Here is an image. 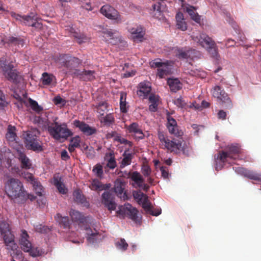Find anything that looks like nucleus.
I'll use <instances>...</instances> for the list:
<instances>
[{"label":"nucleus","mask_w":261,"mask_h":261,"mask_svg":"<svg viewBox=\"0 0 261 261\" xmlns=\"http://www.w3.org/2000/svg\"><path fill=\"white\" fill-rule=\"evenodd\" d=\"M126 94L121 93L120 98V109L122 113H125L127 112V108L126 102Z\"/></svg>","instance_id":"43"},{"label":"nucleus","mask_w":261,"mask_h":261,"mask_svg":"<svg viewBox=\"0 0 261 261\" xmlns=\"http://www.w3.org/2000/svg\"><path fill=\"white\" fill-rule=\"evenodd\" d=\"M176 25L181 31H186L187 29V24L184 20L183 14L178 12L176 15Z\"/></svg>","instance_id":"34"},{"label":"nucleus","mask_w":261,"mask_h":261,"mask_svg":"<svg viewBox=\"0 0 261 261\" xmlns=\"http://www.w3.org/2000/svg\"><path fill=\"white\" fill-rule=\"evenodd\" d=\"M235 171L249 179L261 182V173H255L242 167L236 168Z\"/></svg>","instance_id":"23"},{"label":"nucleus","mask_w":261,"mask_h":261,"mask_svg":"<svg viewBox=\"0 0 261 261\" xmlns=\"http://www.w3.org/2000/svg\"><path fill=\"white\" fill-rule=\"evenodd\" d=\"M70 215L72 220L74 221L79 223H83L84 222V217L81 213L75 210H72L70 212Z\"/></svg>","instance_id":"41"},{"label":"nucleus","mask_w":261,"mask_h":261,"mask_svg":"<svg viewBox=\"0 0 261 261\" xmlns=\"http://www.w3.org/2000/svg\"><path fill=\"white\" fill-rule=\"evenodd\" d=\"M108 105L105 101L99 102L96 107V111L100 116H104L105 114L108 111Z\"/></svg>","instance_id":"42"},{"label":"nucleus","mask_w":261,"mask_h":261,"mask_svg":"<svg viewBox=\"0 0 261 261\" xmlns=\"http://www.w3.org/2000/svg\"><path fill=\"white\" fill-rule=\"evenodd\" d=\"M16 128L14 126L11 125L8 126L7 133L6 135V138L9 142H13L15 140L16 134L15 132Z\"/></svg>","instance_id":"38"},{"label":"nucleus","mask_w":261,"mask_h":261,"mask_svg":"<svg viewBox=\"0 0 261 261\" xmlns=\"http://www.w3.org/2000/svg\"><path fill=\"white\" fill-rule=\"evenodd\" d=\"M95 79V72L93 70H85L83 71L82 81H92Z\"/></svg>","instance_id":"37"},{"label":"nucleus","mask_w":261,"mask_h":261,"mask_svg":"<svg viewBox=\"0 0 261 261\" xmlns=\"http://www.w3.org/2000/svg\"><path fill=\"white\" fill-rule=\"evenodd\" d=\"M141 203L143 208L147 213L154 216H158L161 214V209L156 210V213H154L151 204L148 200L147 197H145L143 201L141 202L140 203Z\"/></svg>","instance_id":"26"},{"label":"nucleus","mask_w":261,"mask_h":261,"mask_svg":"<svg viewBox=\"0 0 261 261\" xmlns=\"http://www.w3.org/2000/svg\"><path fill=\"white\" fill-rule=\"evenodd\" d=\"M29 102L31 109L35 112L39 113L42 111V107L39 106L36 101L30 98L29 99Z\"/></svg>","instance_id":"47"},{"label":"nucleus","mask_w":261,"mask_h":261,"mask_svg":"<svg viewBox=\"0 0 261 261\" xmlns=\"http://www.w3.org/2000/svg\"><path fill=\"white\" fill-rule=\"evenodd\" d=\"M153 11H164V5L161 2H156L152 5Z\"/></svg>","instance_id":"57"},{"label":"nucleus","mask_w":261,"mask_h":261,"mask_svg":"<svg viewBox=\"0 0 261 261\" xmlns=\"http://www.w3.org/2000/svg\"><path fill=\"white\" fill-rule=\"evenodd\" d=\"M92 172L97 177L100 179L103 176V167L100 164H97L93 167Z\"/></svg>","instance_id":"44"},{"label":"nucleus","mask_w":261,"mask_h":261,"mask_svg":"<svg viewBox=\"0 0 261 261\" xmlns=\"http://www.w3.org/2000/svg\"><path fill=\"white\" fill-rule=\"evenodd\" d=\"M206 49L209 53L211 57L216 59H218L219 56L218 54V47L216 43L214 44V45H212V46H211L210 48H207Z\"/></svg>","instance_id":"48"},{"label":"nucleus","mask_w":261,"mask_h":261,"mask_svg":"<svg viewBox=\"0 0 261 261\" xmlns=\"http://www.w3.org/2000/svg\"><path fill=\"white\" fill-rule=\"evenodd\" d=\"M193 40L205 49L214 45L215 41L205 34H201L199 36L194 37Z\"/></svg>","instance_id":"20"},{"label":"nucleus","mask_w":261,"mask_h":261,"mask_svg":"<svg viewBox=\"0 0 261 261\" xmlns=\"http://www.w3.org/2000/svg\"><path fill=\"white\" fill-rule=\"evenodd\" d=\"M158 135L161 144L162 146H164V148L175 153H179L183 150L182 140L181 138L179 139H173L170 140L168 139L166 133L161 131L158 132Z\"/></svg>","instance_id":"4"},{"label":"nucleus","mask_w":261,"mask_h":261,"mask_svg":"<svg viewBox=\"0 0 261 261\" xmlns=\"http://www.w3.org/2000/svg\"><path fill=\"white\" fill-rule=\"evenodd\" d=\"M37 134L38 132L36 129L29 130L27 133L24 143L27 149L35 151H41L43 150L41 141L38 139Z\"/></svg>","instance_id":"6"},{"label":"nucleus","mask_w":261,"mask_h":261,"mask_svg":"<svg viewBox=\"0 0 261 261\" xmlns=\"http://www.w3.org/2000/svg\"><path fill=\"white\" fill-rule=\"evenodd\" d=\"M125 182L118 178L114 182L113 190L118 197L123 200L127 199V195L124 191Z\"/></svg>","instance_id":"18"},{"label":"nucleus","mask_w":261,"mask_h":261,"mask_svg":"<svg viewBox=\"0 0 261 261\" xmlns=\"http://www.w3.org/2000/svg\"><path fill=\"white\" fill-rule=\"evenodd\" d=\"M80 138L79 136H76L72 138L70 140V144L76 148L80 147Z\"/></svg>","instance_id":"59"},{"label":"nucleus","mask_w":261,"mask_h":261,"mask_svg":"<svg viewBox=\"0 0 261 261\" xmlns=\"http://www.w3.org/2000/svg\"><path fill=\"white\" fill-rule=\"evenodd\" d=\"M186 12L189 14L191 17L197 13L195 12L196 10V8L190 5H188L187 7H186Z\"/></svg>","instance_id":"60"},{"label":"nucleus","mask_w":261,"mask_h":261,"mask_svg":"<svg viewBox=\"0 0 261 261\" xmlns=\"http://www.w3.org/2000/svg\"><path fill=\"white\" fill-rule=\"evenodd\" d=\"M74 37L76 39L77 42L79 44H81L83 42H85L88 40V38L87 36L84 34L81 33H75L74 35Z\"/></svg>","instance_id":"54"},{"label":"nucleus","mask_w":261,"mask_h":261,"mask_svg":"<svg viewBox=\"0 0 261 261\" xmlns=\"http://www.w3.org/2000/svg\"><path fill=\"white\" fill-rule=\"evenodd\" d=\"M132 37L135 41H141L145 35L143 28L140 26H136L128 29Z\"/></svg>","instance_id":"24"},{"label":"nucleus","mask_w":261,"mask_h":261,"mask_svg":"<svg viewBox=\"0 0 261 261\" xmlns=\"http://www.w3.org/2000/svg\"><path fill=\"white\" fill-rule=\"evenodd\" d=\"M89 188L94 191L102 190L105 189V185L102 184V183L97 179H94L92 180L91 184L89 186Z\"/></svg>","instance_id":"40"},{"label":"nucleus","mask_w":261,"mask_h":261,"mask_svg":"<svg viewBox=\"0 0 261 261\" xmlns=\"http://www.w3.org/2000/svg\"><path fill=\"white\" fill-rule=\"evenodd\" d=\"M141 171L145 177H148L151 174V170L148 165H144L142 167Z\"/></svg>","instance_id":"55"},{"label":"nucleus","mask_w":261,"mask_h":261,"mask_svg":"<svg viewBox=\"0 0 261 261\" xmlns=\"http://www.w3.org/2000/svg\"><path fill=\"white\" fill-rule=\"evenodd\" d=\"M128 176L135 182L137 187L142 188V189L145 192L148 191L149 186L146 184H143L144 179L139 172L138 171L129 172Z\"/></svg>","instance_id":"17"},{"label":"nucleus","mask_w":261,"mask_h":261,"mask_svg":"<svg viewBox=\"0 0 261 261\" xmlns=\"http://www.w3.org/2000/svg\"><path fill=\"white\" fill-rule=\"evenodd\" d=\"M129 149H126L123 153V159L121 161L120 165V168H123L129 165L132 163V160L133 157L132 153H128Z\"/></svg>","instance_id":"32"},{"label":"nucleus","mask_w":261,"mask_h":261,"mask_svg":"<svg viewBox=\"0 0 261 261\" xmlns=\"http://www.w3.org/2000/svg\"><path fill=\"white\" fill-rule=\"evenodd\" d=\"M73 195L74 200L77 203H84L86 201L84 196L80 190H75L73 192Z\"/></svg>","instance_id":"45"},{"label":"nucleus","mask_w":261,"mask_h":261,"mask_svg":"<svg viewBox=\"0 0 261 261\" xmlns=\"http://www.w3.org/2000/svg\"><path fill=\"white\" fill-rule=\"evenodd\" d=\"M0 231L7 249L13 251H16V254L18 255L19 250H17L18 246L14 241V237L11 233L9 224L5 221L2 222L0 223Z\"/></svg>","instance_id":"5"},{"label":"nucleus","mask_w":261,"mask_h":261,"mask_svg":"<svg viewBox=\"0 0 261 261\" xmlns=\"http://www.w3.org/2000/svg\"><path fill=\"white\" fill-rule=\"evenodd\" d=\"M54 78H55V76L53 74L44 72L41 77L42 84L44 85H49L51 83Z\"/></svg>","instance_id":"46"},{"label":"nucleus","mask_w":261,"mask_h":261,"mask_svg":"<svg viewBox=\"0 0 261 261\" xmlns=\"http://www.w3.org/2000/svg\"><path fill=\"white\" fill-rule=\"evenodd\" d=\"M60 60L63 66L70 71L74 69L82 64V61L79 58L67 54L62 55Z\"/></svg>","instance_id":"14"},{"label":"nucleus","mask_w":261,"mask_h":261,"mask_svg":"<svg viewBox=\"0 0 261 261\" xmlns=\"http://www.w3.org/2000/svg\"><path fill=\"white\" fill-rule=\"evenodd\" d=\"M226 149V151H219L216 158L217 160H219L222 163L220 169L226 163H233V161L238 158L240 152V148L238 145L228 146Z\"/></svg>","instance_id":"3"},{"label":"nucleus","mask_w":261,"mask_h":261,"mask_svg":"<svg viewBox=\"0 0 261 261\" xmlns=\"http://www.w3.org/2000/svg\"><path fill=\"white\" fill-rule=\"evenodd\" d=\"M174 103L179 108H181L185 110L188 109V103L185 102L181 97L175 99L174 100Z\"/></svg>","instance_id":"53"},{"label":"nucleus","mask_w":261,"mask_h":261,"mask_svg":"<svg viewBox=\"0 0 261 261\" xmlns=\"http://www.w3.org/2000/svg\"><path fill=\"white\" fill-rule=\"evenodd\" d=\"M29 236L27 232L23 230L21 231L19 243L21 249L27 252H29L30 255L33 257H36L41 255L42 251L38 248H33L32 244L28 240Z\"/></svg>","instance_id":"9"},{"label":"nucleus","mask_w":261,"mask_h":261,"mask_svg":"<svg viewBox=\"0 0 261 261\" xmlns=\"http://www.w3.org/2000/svg\"><path fill=\"white\" fill-rule=\"evenodd\" d=\"M7 104V103L4 98V95L2 91L0 90V108L6 106Z\"/></svg>","instance_id":"63"},{"label":"nucleus","mask_w":261,"mask_h":261,"mask_svg":"<svg viewBox=\"0 0 261 261\" xmlns=\"http://www.w3.org/2000/svg\"><path fill=\"white\" fill-rule=\"evenodd\" d=\"M103 33L113 40L114 41L112 43L114 44L122 43L125 45L126 44V42L123 40L122 37L117 30L107 29L103 31Z\"/></svg>","instance_id":"21"},{"label":"nucleus","mask_w":261,"mask_h":261,"mask_svg":"<svg viewBox=\"0 0 261 261\" xmlns=\"http://www.w3.org/2000/svg\"><path fill=\"white\" fill-rule=\"evenodd\" d=\"M138 211L133 207L130 204L125 203L123 206H121L117 213L122 216L126 215L129 219L137 224L141 223V217L138 215Z\"/></svg>","instance_id":"11"},{"label":"nucleus","mask_w":261,"mask_h":261,"mask_svg":"<svg viewBox=\"0 0 261 261\" xmlns=\"http://www.w3.org/2000/svg\"><path fill=\"white\" fill-rule=\"evenodd\" d=\"M115 246L117 248L122 251H125L128 246L124 239L122 238L115 243Z\"/></svg>","instance_id":"52"},{"label":"nucleus","mask_w":261,"mask_h":261,"mask_svg":"<svg viewBox=\"0 0 261 261\" xmlns=\"http://www.w3.org/2000/svg\"><path fill=\"white\" fill-rule=\"evenodd\" d=\"M17 155L18 158L21 163V168L25 169H30L32 164L25 154L21 150H17Z\"/></svg>","instance_id":"27"},{"label":"nucleus","mask_w":261,"mask_h":261,"mask_svg":"<svg viewBox=\"0 0 261 261\" xmlns=\"http://www.w3.org/2000/svg\"><path fill=\"white\" fill-rule=\"evenodd\" d=\"M128 129L129 133H134L136 134L140 135V136L138 137L140 139L143 138L144 135L138 123H133L128 126Z\"/></svg>","instance_id":"39"},{"label":"nucleus","mask_w":261,"mask_h":261,"mask_svg":"<svg viewBox=\"0 0 261 261\" xmlns=\"http://www.w3.org/2000/svg\"><path fill=\"white\" fill-rule=\"evenodd\" d=\"M160 170L162 173V177L165 179L168 178V176H169V173H168V169H167V168L165 167L162 166L161 167Z\"/></svg>","instance_id":"62"},{"label":"nucleus","mask_w":261,"mask_h":261,"mask_svg":"<svg viewBox=\"0 0 261 261\" xmlns=\"http://www.w3.org/2000/svg\"><path fill=\"white\" fill-rule=\"evenodd\" d=\"M24 193L25 194V195H26V198L24 200H22V198H21L19 201H18V204H23L28 199H30L31 201L35 199L36 197L35 196L28 194L25 190H24Z\"/></svg>","instance_id":"56"},{"label":"nucleus","mask_w":261,"mask_h":261,"mask_svg":"<svg viewBox=\"0 0 261 261\" xmlns=\"http://www.w3.org/2000/svg\"><path fill=\"white\" fill-rule=\"evenodd\" d=\"M195 49H188L187 47L179 48L177 50L176 56L179 59H188L191 57L192 52Z\"/></svg>","instance_id":"33"},{"label":"nucleus","mask_w":261,"mask_h":261,"mask_svg":"<svg viewBox=\"0 0 261 261\" xmlns=\"http://www.w3.org/2000/svg\"><path fill=\"white\" fill-rule=\"evenodd\" d=\"M0 44L3 43L8 47L15 49H17L20 47H23L24 44V40L21 37L7 36L3 38L0 36Z\"/></svg>","instance_id":"13"},{"label":"nucleus","mask_w":261,"mask_h":261,"mask_svg":"<svg viewBox=\"0 0 261 261\" xmlns=\"http://www.w3.org/2000/svg\"><path fill=\"white\" fill-rule=\"evenodd\" d=\"M54 184L57 188L60 193L65 194L67 193L68 190L66 188L64 184L61 181V178L59 176L54 177Z\"/></svg>","instance_id":"31"},{"label":"nucleus","mask_w":261,"mask_h":261,"mask_svg":"<svg viewBox=\"0 0 261 261\" xmlns=\"http://www.w3.org/2000/svg\"><path fill=\"white\" fill-rule=\"evenodd\" d=\"M0 66L2 69L5 77L11 82L17 84L23 80L20 73L14 68L13 65L9 63L6 64L5 62H1Z\"/></svg>","instance_id":"7"},{"label":"nucleus","mask_w":261,"mask_h":261,"mask_svg":"<svg viewBox=\"0 0 261 261\" xmlns=\"http://www.w3.org/2000/svg\"><path fill=\"white\" fill-rule=\"evenodd\" d=\"M55 219L59 223V225L63 228H69L70 222L68 217H63L60 213H58L55 216Z\"/></svg>","instance_id":"29"},{"label":"nucleus","mask_w":261,"mask_h":261,"mask_svg":"<svg viewBox=\"0 0 261 261\" xmlns=\"http://www.w3.org/2000/svg\"><path fill=\"white\" fill-rule=\"evenodd\" d=\"M133 196L134 198L139 203L143 201L145 197H147L140 191H134Z\"/></svg>","instance_id":"51"},{"label":"nucleus","mask_w":261,"mask_h":261,"mask_svg":"<svg viewBox=\"0 0 261 261\" xmlns=\"http://www.w3.org/2000/svg\"><path fill=\"white\" fill-rule=\"evenodd\" d=\"M24 190L22 183L17 178L11 177L5 184V191L7 195L17 203L21 198L24 200L26 198Z\"/></svg>","instance_id":"1"},{"label":"nucleus","mask_w":261,"mask_h":261,"mask_svg":"<svg viewBox=\"0 0 261 261\" xmlns=\"http://www.w3.org/2000/svg\"><path fill=\"white\" fill-rule=\"evenodd\" d=\"M73 125L79 128L81 132L87 136L92 135L97 132L96 129L94 127L90 126L83 121L79 120L73 121Z\"/></svg>","instance_id":"19"},{"label":"nucleus","mask_w":261,"mask_h":261,"mask_svg":"<svg viewBox=\"0 0 261 261\" xmlns=\"http://www.w3.org/2000/svg\"><path fill=\"white\" fill-rule=\"evenodd\" d=\"M84 229L87 231V241L89 243L93 244L96 243L98 240V237H100V234L96 230L95 232H92L90 228L85 227Z\"/></svg>","instance_id":"30"},{"label":"nucleus","mask_w":261,"mask_h":261,"mask_svg":"<svg viewBox=\"0 0 261 261\" xmlns=\"http://www.w3.org/2000/svg\"><path fill=\"white\" fill-rule=\"evenodd\" d=\"M49 135L56 140L67 139L73 135L72 132L68 128L66 123L54 122L47 126Z\"/></svg>","instance_id":"2"},{"label":"nucleus","mask_w":261,"mask_h":261,"mask_svg":"<svg viewBox=\"0 0 261 261\" xmlns=\"http://www.w3.org/2000/svg\"><path fill=\"white\" fill-rule=\"evenodd\" d=\"M100 121L105 125H110L114 122L115 118L112 113H109L103 117Z\"/></svg>","instance_id":"49"},{"label":"nucleus","mask_w":261,"mask_h":261,"mask_svg":"<svg viewBox=\"0 0 261 261\" xmlns=\"http://www.w3.org/2000/svg\"><path fill=\"white\" fill-rule=\"evenodd\" d=\"M212 95L217 99L218 102L220 103L226 109H231L233 105L228 95L224 89L220 86H215L212 90Z\"/></svg>","instance_id":"8"},{"label":"nucleus","mask_w":261,"mask_h":261,"mask_svg":"<svg viewBox=\"0 0 261 261\" xmlns=\"http://www.w3.org/2000/svg\"><path fill=\"white\" fill-rule=\"evenodd\" d=\"M35 229L37 231L43 233H47L50 231L49 228L41 224L37 225Z\"/></svg>","instance_id":"58"},{"label":"nucleus","mask_w":261,"mask_h":261,"mask_svg":"<svg viewBox=\"0 0 261 261\" xmlns=\"http://www.w3.org/2000/svg\"><path fill=\"white\" fill-rule=\"evenodd\" d=\"M151 66L153 68H158L157 74L160 78H163L169 73L170 68L168 62H162L161 59H157L152 62Z\"/></svg>","instance_id":"16"},{"label":"nucleus","mask_w":261,"mask_h":261,"mask_svg":"<svg viewBox=\"0 0 261 261\" xmlns=\"http://www.w3.org/2000/svg\"><path fill=\"white\" fill-rule=\"evenodd\" d=\"M164 11H153V16L159 20L163 19L164 17Z\"/></svg>","instance_id":"61"},{"label":"nucleus","mask_w":261,"mask_h":261,"mask_svg":"<svg viewBox=\"0 0 261 261\" xmlns=\"http://www.w3.org/2000/svg\"><path fill=\"white\" fill-rule=\"evenodd\" d=\"M12 16L17 20H19L22 24L32 27L37 30H40L42 28V24L39 22L40 19L32 13L29 15L23 16L14 14Z\"/></svg>","instance_id":"10"},{"label":"nucleus","mask_w":261,"mask_h":261,"mask_svg":"<svg viewBox=\"0 0 261 261\" xmlns=\"http://www.w3.org/2000/svg\"><path fill=\"white\" fill-rule=\"evenodd\" d=\"M160 97L159 95L151 94L149 96L148 100L150 105L149 106V110L152 112H156L160 102Z\"/></svg>","instance_id":"28"},{"label":"nucleus","mask_w":261,"mask_h":261,"mask_svg":"<svg viewBox=\"0 0 261 261\" xmlns=\"http://www.w3.org/2000/svg\"><path fill=\"white\" fill-rule=\"evenodd\" d=\"M101 202L108 210L112 211L116 208L114 195L110 191H105L101 195Z\"/></svg>","instance_id":"15"},{"label":"nucleus","mask_w":261,"mask_h":261,"mask_svg":"<svg viewBox=\"0 0 261 261\" xmlns=\"http://www.w3.org/2000/svg\"><path fill=\"white\" fill-rule=\"evenodd\" d=\"M139 90L137 94L139 97L145 98L147 97L151 90V86L149 82H143L138 85Z\"/></svg>","instance_id":"25"},{"label":"nucleus","mask_w":261,"mask_h":261,"mask_svg":"<svg viewBox=\"0 0 261 261\" xmlns=\"http://www.w3.org/2000/svg\"><path fill=\"white\" fill-rule=\"evenodd\" d=\"M28 178L31 181L33 185L34 189L38 196H42V187L40 183L36 181L34 176L31 174H29Z\"/></svg>","instance_id":"35"},{"label":"nucleus","mask_w":261,"mask_h":261,"mask_svg":"<svg viewBox=\"0 0 261 261\" xmlns=\"http://www.w3.org/2000/svg\"><path fill=\"white\" fill-rule=\"evenodd\" d=\"M116 166L117 164L115 156L112 154L110 153L107 160L106 167L111 169H114Z\"/></svg>","instance_id":"50"},{"label":"nucleus","mask_w":261,"mask_h":261,"mask_svg":"<svg viewBox=\"0 0 261 261\" xmlns=\"http://www.w3.org/2000/svg\"><path fill=\"white\" fill-rule=\"evenodd\" d=\"M100 12L106 17L114 21L116 23H120L122 21L121 16L119 12L110 5L103 6L101 8Z\"/></svg>","instance_id":"12"},{"label":"nucleus","mask_w":261,"mask_h":261,"mask_svg":"<svg viewBox=\"0 0 261 261\" xmlns=\"http://www.w3.org/2000/svg\"><path fill=\"white\" fill-rule=\"evenodd\" d=\"M54 101L56 105H64L65 102V100L61 98L60 96H56L54 99Z\"/></svg>","instance_id":"64"},{"label":"nucleus","mask_w":261,"mask_h":261,"mask_svg":"<svg viewBox=\"0 0 261 261\" xmlns=\"http://www.w3.org/2000/svg\"><path fill=\"white\" fill-rule=\"evenodd\" d=\"M167 120V127L169 133L177 137H181L184 134L183 132L179 129L175 119L170 116H168Z\"/></svg>","instance_id":"22"},{"label":"nucleus","mask_w":261,"mask_h":261,"mask_svg":"<svg viewBox=\"0 0 261 261\" xmlns=\"http://www.w3.org/2000/svg\"><path fill=\"white\" fill-rule=\"evenodd\" d=\"M168 84L171 91L176 92L181 88V84L178 79H169Z\"/></svg>","instance_id":"36"}]
</instances>
